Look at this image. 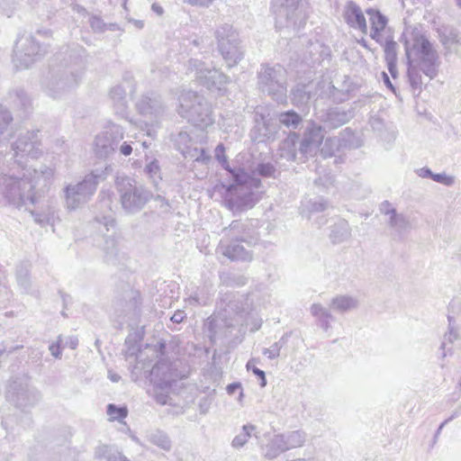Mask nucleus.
<instances>
[{
    "instance_id": "53",
    "label": "nucleus",
    "mask_w": 461,
    "mask_h": 461,
    "mask_svg": "<svg viewBox=\"0 0 461 461\" xmlns=\"http://www.w3.org/2000/svg\"><path fill=\"white\" fill-rule=\"evenodd\" d=\"M209 297L207 295H200L198 292L190 295L186 299V303L189 305L197 306V305H206L208 303Z\"/></svg>"
},
{
    "instance_id": "36",
    "label": "nucleus",
    "mask_w": 461,
    "mask_h": 461,
    "mask_svg": "<svg viewBox=\"0 0 461 461\" xmlns=\"http://www.w3.org/2000/svg\"><path fill=\"white\" fill-rule=\"evenodd\" d=\"M282 435L284 436L285 445L287 447V451L303 447L307 438L306 432L302 429L283 432Z\"/></svg>"
},
{
    "instance_id": "45",
    "label": "nucleus",
    "mask_w": 461,
    "mask_h": 461,
    "mask_svg": "<svg viewBox=\"0 0 461 461\" xmlns=\"http://www.w3.org/2000/svg\"><path fill=\"white\" fill-rule=\"evenodd\" d=\"M107 415L110 420H119L126 418L128 415V409L126 406L118 407L115 404L110 403L107 405Z\"/></svg>"
},
{
    "instance_id": "48",
    "label": "nucleus",
    "mask_w": 461,
    "mask_h": 461,
    "mask_svg": "<svg viewBox=\"0 0 461 461\" xmlns=\"http://www.w3.org/2000/svg\"><path fill=\"white\" fill-rule=\"evenodd\" d=\"M396 48H397V44L395 41H393L392 40H388L385 41L384 50V58H385L386 62L392 63L393 61H396V59H397Z\"/></svg>"
},
{
    "instance_id": "55",
    "label": "nucleus",
    "mask_w": 461,
    "mask_h": 461,
    "mask_svg": "<svg viewBox=\"0 0 461 461\" xmlns=\"http://www.w3.org/2000/svg\"><path fill=\"white\" fill-rule=\"evenodd\" d=\"M281 346L278 342L274 343L271 348H264L263 355L267 356L269 359H275L279 357Z\"/></svg>"
},
{
    "instance_id": "9",
    "label": "nucleus",
    "mask_w": 461,
    "mask_h": 461,
    "mask_svg": "<svg viewBox=\"0 0 461 461\" xmlns=\"http://www.w3.org/2000/svg\"><path fill=\"white\" fill-rule=\"evenodd\" d=\"M188 71L194 74L195 80L201 86L211 92H217L223 95L227 90V85L230 82L228 76L216 68H209L204 62L191 59L188 61Z\"/></svg>"
},
{
    "instance_id": "12",
    "label": "nucleus",
    "mask_w": 461,
    "mask_h": 461,
    "mask_svg": "<svg viewBox=\"0 0 461 461\" xmlns=\"http://www.w3.org/2000/svg\"><path fill=\"white\" fill-rule=\"evenodd\" d=\"M258 85L263 92L277 103L286 102L285 71L280 65H262L258 74Z\"/></svg>"
},
{
    "instance_id": "54",
    "label": "nucleus",
    "mask_w": 461,
    "mask_h": 461,
    "mask_svg": "<svg viewBox=\"0 0 461 461\" xmlns=\"http://www.w3.org/2000/svg\"><path fill=\"white\" fill-rule=\"evenodd\" d=\"M432 180L447 186H452L455 184V176L447 175L446 173H433Z\"/></svg>"
},
{
    "instance_id": "1",
    "label": "nucleus",
    "mask_w": 461,
    "mask_h": 461,
    "mask_svg": "<svg viewBox=\"0 0 461 461\" xmlns=\"http://www.w3.org/2000/svg\"><path fill=\"white\" fill-rule=\"evenodd\" d=\"M0 174V201L5 205L21 208L35 204L50 184L54 170L47 166L40 169L18 168L7 165Z\"/></svg>"
},
{
    "instance_id": "51",
    "label": "nucleus",
    "mask_w": 461,
    "mask_h": 461,
    "mask_svg": "<svg viewBox=\"0 0 461 461\" xmlns=\"http://www.w3.org/2000/svg\"><path fill=\"white\" fill-rule=\"evenodd\" d=\"M188 158L202 163H207L211 159L210 155H208L203 149H198L196 148L190 150Z\"/></svg>"
},
{
    "instance_id": "32",
    "label": "nucleus",
    "mask_w": 461,
    "mask_h": 461,
    "mask_svg": "<svg viewBox=\"0 0 461 461\" xmlns=\"http://www.w3.org/2000/svg\"><path fill=\"white\" fill-rule=\"evenodd\" d=\"M330 238L333 244H340L351 238V228L344 219L338 220L331 227Z\"/></svg>"
},
{
    "instance_id": "52",
    "label": "nucleus",
    "mask_w": 461,
    "mask_h": 461,
    "mask_svg": "<svg viewBox=\"0 0 461 461\" xmlns=\"http://www.w3.org/2000/svg\"><path fill=\"white\" fill-rule=\"evenodd\" d=\"M258 173L264 177H271L275 176L276 167L271 163H261L257 167Z\"/></svg>"
},
{
    "instance_id": "18",
    "label": "nucleus",
    "mask_w": 461,
    "mask_h": 461,
    "mask_svg": "<svg viewBox=\"0 0 461 461\" xmlns=\"http://www.w3.org/2000/svg\"><path fill=\"white\" fill-rule=\"evenodd\" d=\"M323 138L322 127L314 122L310 123L299 143V162H304L309 157H313L318 152Z\"/></svg>"
},
{
    "instance_id": "26",
    "label": "nucleus",
    "mask_w": 461,
    "mask_h": 461,
    "mask_svg": "<svg viewBox=\"0 0 461 461\" xmlns=\"http://www.w3.org/2000/svg\"><path fill=\"white\" fill-rule=\"evenodd\" d=\"M357 89V85L348 76H343L341 80L337 79L335 84L330 86V95L336 102H343Z\"/></svg>"
},
{
    "instance_id": "25",
    "label": "nucleus",
    "mask_w": 461,
    "mask_h": 461,
    "mask_svg": "<svg viewBox=\"0 0 461 461\" xmlns=\"http://www.w3.org/2000/svg\"><path fill=\"white\" fill-rule=\"evenodd\" d=\"M267 442L260 445L262 456L269 460L275 459L287 451L282 433L266 434Z\"/></svg>"
},
{
    "instance_id": "56",
    "label": "nucleus",
    "mask_w": 461,
    "mask_h": 461,
    "mask_svg": "<svg viewBox=\"0 0 461 461\" xmlns=\"http://www.w3.org/2000/svg\"><path fill=\"white\" fill-rule=\"evenodd\" d=\"M328 207L327 202L321 199L320 201H316L311 203L310 212H323Z\"/></svg>"
},
{
    "instance_id": "7",
    "label": "nucleus",
    "mask_w": 461,
    "mask_h": 461,
    "mask_svg": "<svg viewBox=\"0 0 461 461\" xmlns=\"http://www.w3.org/2000/svg\"><path fill=\"white\" fill-rule=\"evenodd\" d=\"M115 187L122 209L130 214L140 212L152 196L150 191L126 176L116 177Z\"/></svg>"
},
{
    "instance_id": "35",
    "label": "nucleus",
    "mask_w": 461,
    "mask_h": 461,
    "mask_svg": "<svg viewBox=\"0 0 461 461\" xmlns=\"http://www.w3.org/2000/svg\"><path fill=\"white\" fill-rule=\"evenodd\" d=\"M110 96L113 102L115 113L124 115L127 109L126 90L122 86H116L112 88Z\"/></svg>"
},
{
    "instance_id": "43",
    "label": "nucleus",
    "mask_w": 461,
    "mask_h": 461,
    "mask_svg": "<svg viewBox=\"0 0 461 461\" xmlns=\"http://www.w3.org/2000/svg\"><path fill=\"white\" fill-rule=\"evenodd\" d=\"M342 146L341 140L339 137L327 138L323 146L321 149V153L323 157H331Z\"/></svg>"
},
{
    "instance_id": "17",
    "label": "nucleus",
    "mask_w": 461,
    "mask_h": 461,
    "mask_svg": "<svg viewBox=\"0 0 461 461\" xmlns=\"http://www.w3.org/2000/svg\"><path fill=\"white\" fill-rule=\"evenodd\" d=\"M41 54L39 43L32 36H23L17 40L14 50L13 62L19 69L29 68Z\"/></svg>"
},
{
    "instance_id": "6",
    "label": "nucleus",
    "mask_w": 461,
    "mask_h": 461,
    "mask_svg": "<svg viewBox=\"0 0 461 461\" xmlns=\"http://www.w3.org/2000/svg\"><path fill=\"white\" fill-rule=\"evenodd\" d=\"M178 114L202 130L214 122L212 105L196 92L184 91L179 96Z\"/></svg>"
},
{
    "instance_id": "16",
    "label": "nucleus",
    "mask_w": 461,
    "mask_h": 461,
    "mask_svg": "<svg viewBox=\"0 0 461 461\" xmlns=\"http://www.w3.org/2000/svg\"><path fill=\"white\" fill-rule=\"evenodd\" d=\"M6 398L16 407L24 410L35 405L40 395L38 392L29 387L27 378L16 377L8 384Z\"/></svg>"
},
{
    "instance_id": "11",
    "label": "nucleus",
    "mask_w": 461,
    "mask_h": 461,
    "mask_svg": "<svg viewBox=\"0 0 461 461\" xmlns=\"http://www.w3.org/2000/svg\"><path fill=\"white\" fill-rule=\"evenodd\" d=\"M218 49L228 68L236 66L244 57L238 32L232 25L224 23L215 31Z\"/></svg>"
},
{
    "instance_id": "33",
    "label": "nucleus",
    "mask_w": 461,
    "mask_h": 461,
    "mask_svg": "<svg viewBox=\"0 0 461 461\" xmlns=\"http://www.w3.org/2000/svg\"><path fill=\"white\" fill-rule=\"evenodd\" d=\"M330 307L336 312H346L357 309L358 301L350 295H338L331 299Z\"/></svg>"
},
{
    "instance_id": "63",
    "label": "nucleus",
    "mask_w": 461,
    "mask_h": 461,
    "mask_svg": "<svg viewBox=\"0 0 461 461\" xmlns=\"http://www.w3.org/2000/svg\"><path fill=\"white\" fill-rule=\"evenodd\" d=\"M107 461H129L126 456H122L118 451H113L111 448V452L107 456Z\"/></svg>"
},
{
    "instance_id": "49",
    "label": "nucleus",
    "mask_w": 461,
    "mask_h": 461,
    "mask_svg": "<svg viewBox=\"0 0 461 461\" xmlns=\"http://www.w3.org/2000/svg\"><path fill=\"white\" fill-rule=\"evenodd\" d=\"M256 363H258V360L255 358H251L250 360L248 361L246 367L249 371L251 370L252 373L261 380L260 385L265 386L267 384L265 372L263 370L258 368L255 366Z\"/></svg>"
},
{
    "instance_id": "10",
    "label": "nucleus",
    "mask_w": 461,
    "mask_h": 461,
    "mask_svg": "<svg viewBox=\"0 0 461 461\" xmlns=\"http://www.w3.org/2000/svg\"><path fill=\"white\" fill-rule=\"evenodd\" d=\"M188 71L194 74L195 80L201 86L211 92H217L223 95L227 90V85L230 82L228 76L216 68H209L204 62L191 59L188 61Z\"/></svg>"
},
{
    "instance_id": "57",
    "label": "nucleus",
    "mask_w": 461,
    "mask_h": 461,
    "mask_svg": "<svg viewBox=\"0 0 461 461\" xmlns=\"http://www.w3.org/2000/svg\"><path fill=\"white\" fill-rule=\"evenodd\" d=\"M32 214L34 218L35 222L44 226L45 224H49L50 222V220L53 218V215H45L41 213H34L32 212Z\"/></svg>"
},
{
    "instance_id": "58",
    "label": "nucleus",
    "mask_w": 461,
    "mask_h": 461,
    "mask_svg": "<svg viewBox=\"0 0 461 461\" xmlns=\"http://www.w3.org/2000/svg\"><path fill=\"white\" fill-rule=\"evenodd\" d=\"M60 343H61V337L59 336L58 338V341L56 343H52L49 347V349H50L51 355L56 358L61 357Z\"/></svg>"
},
{
    "instance_id": "44",
    "label": "nucleus",
    "mask_w": 461,
    "mask_h": 461,
    "mask_svg": "<svg viewBox=\"0 0 461 461\" xmlns=\"http://www.w3.org/2000/svg\"><path fill=\"white\" fill-rule=\"evenodd\" d=\"M441 43L448 51H456V47L460 44V38L457 31L450 30L441 36Z\"/></svg>"
},
{
    "instance_id": "21",
    "label": "nucleus",
    "mask_w": 461,
    "mask_h": 461,
    "mask_svg": "<svg viewBox=\"0 0 461 461\" xmlns=\"http://www.w3.org/2000/svg\"><path fill=\"white\" fill-rule=\"evenodd\" d=\"M151 380L162 390L168 389L178 377L177 370L173 364L166 360L158 361L152 368Z\"/></svg>"
},
{
    "instance_id": "19",
    "label": "nucleus",
    "mask_w": 461,
    "mask_h": 461,
    "mask_svg": "<svg viewBox=\"0 0 461 461\" xmlns=\"http://www.w3.org/2000/svg\"><path fill=\"white\" fill-rule=\"evenodd\" d=\"M138 112L150 120L151 123H158L165 113V105L161 96L157 93H149L141 95L136 102Z\"/></svg>"
},
{
    "instance_id": "40",
    "label": "nucleus",
    "mask_w": 461,
    "mask_h": 461,
    "mask_svg": "<svg viewBox=\"0 0 461 461\" xmlns=\"http://www.w3.org/2000/svg\"><path fill=\"white\" fill-rule=\"evenodd\" d=\"M147 437L150 443L154 444L159 448L165 451H169L171 449V440L165 432L161 430H155L150 432Z\"/></svg>"
},
{
    "instance_id": "14",
    "label": "nucleus",
    "mask_w": 461,
    "mask_h": 461,
    "mask_svg": "<svg viewBox=\"0 0 461 461\" xmlns=\"http://www.w3.org/2000/svg\"><path fill=\"white\" fill-rule=\"evenodd\" d=\"M81 73L68 67L54 71L49 78L45 91L53 98H59L66 92L75 88L80 81Z\"/></svg>"
},
{
    "instance_id": "61",
    "label": "nucleus",
    "mask_w": 461,
    "mask_h": 461,
    "mask_svg": "<svg viewBox=\"0 0 461 461\" xmlns=\"http://www.w3.org/2000/svg\"><path fill=\"white\" fill-rule=\"evenodd\" d=\"M457 333L456 331L453 330L452 328L449 329V331L448 333H447L445 336H444V341L442 342V345H441V348L443 349H445L446 348V345H447V342L448 343H453L456 339H457Z\"/></svg>"
},
{
    "instance_id": "30",
    "label": "nucleus",
    "mask_w": 461,
    "mask_h": 461,
    "mask_svg": "<svg viewBox=\"0 0 461 461\" xmlns=\"http://www.w3.org/2000/svg\"><path fill=\"white\" fill-rule=\"evenodd\" d=\"M366 14L369 17V22L371 24L370 37L376 41H380V33L384 30L388 23V19L386 16L382 14L380 11L373 8L367 9Z\"/></svg>"
},
{
    "instance_id": "34",
    "label": "nucleus",
    "mask_w": 461,
    "mask_h": 461,
    "mask_svg": "<svg viewBox=\"0 0 461 461\" xmlns=\"http://www.w3.org/2000/svg\"><path fill=\"white\" fill-rule=\"evenodd\" d=\"M310 310L312 315L318 320L320 326L324 330H328L330 327V322L335 321V318L332 316L330 311L320 303H313Z\"/></svg>"
},
{
    "instance_id": "2",
    "label": "nucleus",
    "mask_w": 461,
    "mask_h": 461,
    "mask_svg": "<svg viewBox=\"0 0 461 461\" xmlns=\"http://www.w3.org/2000/svg\"><path fill=\"white\" fill-rule=\"evenodd\" d=\"M405 55L407 58V76L412 90H421L422 77L420 72L429 79L438 76L439 57L422 31L414 27L405 33Z\"/></svg>"
},
{
    "instance_id": "59",
    "label": "nucleus",
    "mask_w": 461,
    "mask_h": 461,
    "mask_svg": "<svg viewBox=\"0 0 461 461\" xmlns=\"http://www.w3.org/2000/svg\"><path fill=\"white\" fill-rule=\"evenodd\" d=\"M117 150H119L121 155L128 157L131 154L133 149L131 142L124 141L118 145Z\"/></svg>"
},
{
    "instance_id": "60",
    "label": "nucleus",
    "mask_w": 461,
    "mask_h": 461,
    "mask_svg": "<svg viewBox=\"0 0 461 461\" xmlns=\"http://www.w3.org/2000/svg\"><path fill=\"white\" fill-rule=\"evenodd\" d=\"M111 448H112L111 447L106 446V445L99 446L96 447L95 455L97 458H106L107 459V456L111 452Z\"/></svg>"
},
{
    "instance_id": "62",
    "label": "nucleus",
    "mask_w": 461,
    "mask_h": 461,
    "mask_svg": "<svg viewBox=\"0 0 461 461\" xmlns=\"http://www.w3.org/2000/svg\"><path fill=\"white\" fill-rule=\"evenodd\" d=\"M183 3L188 4L190 5L208 7L213 0H181Z\"/></svg>"
},
{
    "instance_id": "42",
    "label": "nucleus",
    "mask_w": 461,
    "mask_h": 461,
    "mask_svg": "<svg viewBox=\"0 0 461 461\" xmlns=\"http://www.w3.org/2000/svg\"><path fill=\"white\" fill-rule=\"evenodd\" d=\"M174 141L176 149L183 154V156L185 158H188V154L190 153V150H192V149L190 146L191 139L187 132H178Z\"/></svg>"
},
{
    "instance_id": "41",
    "label": "nucleus",
    "mask_w": 461,
    "mask_h": 461,
    "mask_svg": "<svg viewBox=\"0 0 461 461\" xmlns=\"http://www.w3.org/2000/svg\"><path fill=\"white\" fill-rule=\"evenodd\" d=\"M9 97L14 106L21 107L24 112H27L31 107V100L22 89H17L10 93Z\"/></svg>"
},
{
    "instance_id": "46",
    "label": "nucleus",
    "mask_w": 461,
    "mask_h": 461,
    "mask_svg": "<svg viewBox=\"0 0 461 461\" xmlns=\"http://www.w3.org/2000/svg\"><path fill=\"white\" fill-rule=\"evenodd\" d=\"M214 153H215V158L229 172L230 175L231 174L232 170H238V168H231L230 167L227 157L225 156V148L221 143L217 145V147L215 148Z\"/></svg>"
},
{
    "instance_id": "50",
    "label": "nucleus",
    "mask_w": 461,
    "mask_h": 461,
    "mask_svg": "<svg viewBox=\"0 0 461 461\" xmlns=\"http://www.w3.org/2000/svg\"><path fill=\"white\" fill-rule=\"evenodd\" d=\"M145 172L152 178L154 181L156 179H160V167L158 165V161L157 159H152L149 164L145 167Z\"/></svg>"
},
{
    "instance_id": "13",
    "label": "nucleus",
    "mask_w": 461,
    "mask_h": 461,
    "mask_svg": "<svg viewBox=\"0 0 461 461\" xmlns=\"http://www.w3.org/2000/svg\"><path fill=\"white\" fill-rule=\"evenodd\" d=\"M272 11L276 17V27L300 29L305 23V14L298 0H273Z\"/></svg>"
},
{
    "instance_id": "3",
    "label": "nucleus",
    "mask_w": 461,
    "mask_h": 461,
    "mask_svg": "<svg viewBox=\"0 0 461 461\" xmlns=\"http://www.w3.org/2000/svg\"><path fill=\"white\" fill-rule=\"evenodd\" d=\"M230 177L232 183L222 184L224 201L231 211H243L251 208L258 200V189L261 181L242 168L232 170Z\"/></svg>"
},
{
    "instance_id": "28",
    "label": "nucleus",
    "mask_w": 461,
    "mask_h": 461,
    "mask_svg": "<svg viewBox=\"0 0 461 461\" xmlns=\"http://www.w3.org/2000/svg\"><path fill=\"white\" fill-rule=\"evenodd\" d=\"M345 17L348 23L362 32L366 33L367 26L366 18L361 8L354 2H348L346 5Z\"/></svg>"
},
{
    "instance_id": "22",
    "label": "nucleus",
    "mask_w": 461,
    "mask_h": 461,
    "mask_svg": "<svg viewBox=\"0 0 461 461\" xmlns=\"http://www.w3.org/2000/svg\"><path fill=\"white\" fill-rule=\"evenodd\" d=\"M240 241L221 240L218 246V252L231 261H250L252 253L247 249Z\"/></svg>"
},
{
    "instance_id": "31",
    "label": "nucleus",
    "mask_w": 461,
    "mask_h": 461,
    "mask_svg": "<svg viewBox=\"0 0 461 461\" xmlns=\"http://www.w3.org/2000/svg\"><path fill=\"white\" fill-rule=\"evenodd\" d=\"M317 84L310 82L307 85H298L292 90V102L296 106L306 104L316 93L313 92Z\"/></svg>"
},
{
    "instance_id": "23",
    "label": "nucleus",
    "mask_w": 461,
    "mask_h": 461,
    "mask_svg": "<svg viewBox=\"0 0 461 461\" xmlns=\"http://www.w3.org/2000/svg\"><path fill=\"white\" fill-rule=\"evenodd\" d=\"M379 211L382 214L387 216L388 226L396 232L402 233L410 228L411 224L407 216L398 213L390 202L384 201L381 203Z\"/></svg>"
},
{
    "instance_id": "5",
    "label": "nucleus",
    "mask_w": 461,
    "mask_h": 461,
    "mask_svg": "<svg viewBox=\"0 0 461 461\" xmlns=\"http://www.w3.org/2000/svg\"><path fill=\"white\" fill-rule=\"evenodd\" d=\"M39 146L38 131H21L9 152L7 142L0 140V156H4L7 165H16L18 168L24 170L28 158L36 159L41 155Z\"/></svg>"
},
{
    "instance_id": "20",
    "label": "nucleus",
    "mask_w": 461,
    "mask_h": 461,
    "mask_svg": "<svg viewBox=\"0 0 461 461\" xmlns=\"http://www.w3.org/2000/svg\"><path fill=\"white\" fill-rule=\"evenodd\" d=\"M255 125L250 131V138L258 143L272 141L278 132L277 127L258 111L255 113Z\"/></svg>"
},
{
    "instance_id": "4",
    "label": "nucleus",
    "mask_w": 461,
    "mask_h": 461,
    "mask_svg": "<svg viewBox=\"0 0 461 461\" xmlns=\"http://www.w3.org/2000/svg\"><path fill=\"white\" fill-rule=\"evenodd\" d=\"M105 169H95L81 181L66 184L61 192L63 205L68 212L85 206L95 194L97 185L106 178Z\"/></svg>"
},
{
    "instance_id": "37",
    "label": "nucleus",
    "mask_w": 461,
    "mask_h": 461,
    "mask_svg": "<svg viewBox=\"0 0 461 461\" xmlns=\"http://www.w3.org/2000/svg\"><path fill=\"white\" fill-rule=\"evenodd\" d=\"M31 264L29 262H22L16 269V280L20 288L23 293L28 294L32 288L30 277Z\"/></svg>"
},
{
    "instance_id": "38",
    "label": "nucleus",
    "mask_w": 461,
    "mask_h": 461,
    "mask_svg": "<svg viewBox=\"0 0 461 461\" xmlns=\"http://www.w3.org/2000/svg\"><path fill=\"white\" fill-rule=\"evenodd\" d=\"M256 426L253 424L243 425L241 431L232 439L231 447L235 449H240L244 447L256 431Z\"/></svg>"
},
{
    "instance_id": "8",
    "label": "nucleus",
    "mask_w": 461,
    "mask_h": 461,
    "mask_svg": "<svg viewBox=\"0 0 461 461\" xmlns=\"http://www.w3.org/2000/svg\"><path fill=\"white\" fill-rule=\"evenodd\" d=\"M96 222L100 224L99 231L102 232L96 240V247L103 252L106 263L116 265L124 258V254L121 248L120 235L115 230L114 219L108 215L102 219L96 218Z\"/></svg>"
},
{
    "instance_id": "47",
    "label": "nucleus",
    "mask_w": 461,
    "mask_h": 461,
    "mask_svg": "<svg viewBox=\"0 0 461 461\" xmlns=\"http://www.w3.org/2000/svg\"><path fill=\"white\" fill-rule=\"evenodd\" d=\"M13 122V116L10 112L0 104V135H3Z\"/></svg>"
},
{
    "instance_id": "24",
    "label": "nucleus",
    "mask_w": 461,
    "mask_h": 461,
    "mask_svg": "<svg viewBox=\"0 0 461 461\" xmlns=\"http://www.w3.org/2000/svg\"><path fill=\"white\" fill-rule=\"evenodd\" d=\"M354 116V111L351 108L331 107L320 115V119L330 128H339Z\"/></svg>"
},
{
    "instance_id": "15",
    "label": "nucleus",
    "mask_w": 461,
    "mask_h": 461,
    "mask_svg": "<svg viewBox=\"0 0 461 461\" xmlns=\"http://www.w3.org/2000/svg\"><path fill=\"white\" fill-rule=\"evenodd\" d=\"M124 131L122 126L112 123L96 135L94 151L100 158H106L113 155L118 145L123 140Z\"/></svg>"
},
{
    "instance_id": "64",
    "label": "nucleus",
    "mask_w": 461,
    "mask_h": 461,
    "mask_svg": "<svg viewBox=\"0 0 461 461\" xmlns=\"http://www.w3.org/2000/svg\"><path fill=\"white\" fill-rule=\"evenodd\" d=\"M415 173L421 178H431L433 172L429 167H420L415 170Z\"/></svg>"
},
{
    "instance_id": "27",
    "label": "nucleus",
    "mask_w": 461,
    "mask_h": 461,
    "mask_svg": "<svg viewBox=\"0 0 461 461\" xmlns=\"http://www.w3.org/2000/svg\"><path fill=\"white\" fill-rule=\"evenodd\" d=\"M224 240L242 241L248 244L255 242L256 239L247 232V225L240 221H233L223 230Z\"/></svg>"
},
{
    "instance_id": "29",
    "label": "nucleus",
    "mask_w": 461,
    "mask_h": 461,
    "mask_svg": "<svg viewBox=\"0 0 461 461\" xmlns=\"http://www.w3.org/2000/svg\"><path fill=\"white\" fill-rule=\"evenodd\" d=\"M299 140V135L295 132L290 133L279 146V155L281 158H285L289 161L299 162V151L296 148V144Z\"/></svg>"
},
{
    "instance_id": "39",
    "label": "nucleus",
    "mask_w": 461,
    "mask_h": 461,
    "mask_svg": "<svg viewBox=\"0 0 461 461\" xmlns=\"http://www.w3.org/2000/svg\"><path fill=\"white\" fill-rule=\"evenodd\" d=\"M303 119L293 110L280 113L278 114V122L281 125L285 126L288 129L295 130L301 124Z\"/></svg>"
}]
</instances>
